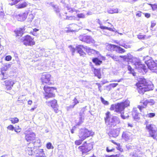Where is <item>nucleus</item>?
I'll return each mask as SVG.
<instances>
[{
    "instance_id": "obj_1",
    "label": "nucleus",
    "mask_w": 157,
    "mask_h": 157,
    "mask_svg": "<svg viewBox=\"0 0 157 157\" xmlns=\"http://www.w3.org/2000/svg\"><path fill=\"white\" fill-rule=\"evenodd\" d=\"M136 84L138 92L142 94L146 91L153 90L154 87L151 82H147L146 79L143 78H140Z\"/></svg>"
},
{
    "instance_id": "obj_2",
    "label": "nucleus",
    "mask_w": 157,
    "mask_h": 157,
    "mask_svg": "<svg viewBox=\"0 0 157 157\" xmlns=\"http://www.w3.org/2000/svg\"><path fill=\"white\" fill-rule=\"evenodd\" d=\"M120 57L123 58L125 61L132 63L136 69L140 68L144 69L145 68V66L144 64H141L138 59L133 57L129 53L124 56H120Z\"/></svg>"
},
{
    "instance_id": "obj_3",
    "label": "nucleus",
    "mask_w": 157,
    "mask_h": 157,
    "mask_svg": "<svg viewBox=\"0 0 157 157\" xmlns=\"http://www.w3.org/2000/svg\"><path fill=\"white\" fill-rule=\"evenodd\" d=\"M110 113L109 112L106 113V117L105 120L106 124L108 127L112 128L116 126L120 122V120L117 116H109Z\"/></svg>"
},
{
    "instance_id": "obj_4",
    "label": "nucleus",
    "mask_w": 157,
    "mask_h": 157,
    "mask_svg": "<svg viewBox=\"0 0 157 157\" xmlns=\"http://www.w3.org/2000/svg\"><path fill=\"white\" fill-rule=\"evenodd\" d=\"M129 101L128 100H126L124 102L118 103L116 105H112L110 108L111 110H115L117 113H121L125 108L129 106Z\"/></svg>"
},
{
    "instance_id": "obj_5",
    "label": "nucleus",
    "mask_w": 157,
    "mask_h": 157,
    "mask_svg": "<svg viewBox=\"0 0 157 157\" xmlns=\"http://www.w3.org/2000/svg\"><path fill=\"white\" fill-rule=\"evenodd\" d=\"M94 134V132L91 130H89L84 128L80 130L78 136L81 139L84 140L87 137L93 136Z\"/></svg>"
},
{
    "instance_id": "obj_6",
    "label": "nucleus",
    "mask_w": 157,
    "mask_h": 157,
    "mask_svg": "<svg viewBox=\"0 0 157 157\" xmlns=\"http://www.w3.org/2000/svg\"><path fill=\"white\" fill-rule=\"evenodd\" d=\"M146 128L149 132L150 136L154 139H155L157 136V128L153 124H148Z\"/></svg>"
},
{
    "instance_id": "obj_7",
    "label": "nucleus",
    "mask_w": 157,
    "mask_h": 157,
    "mask_svg": "<svg viewBox=\"0 0 157 157\" xmlns=\"http://www.w3.org/2000/svg\"><path fill=\"white\" fill-rule=\"evenodd\" d=\"M145 59V63L148 68L151 70H153L152 71L156 72L155 71H153L156 68L155 61H154L151 57L148 56H147Z\"/></svg>"
},
{
    "instance_id": "obj_8",
    "label": "nucleus",
    "mask_w": 157,
    "mask_h": 157,
    "mask_svg": "<svg viewBox=\"0 0 157 157\" xmlns=\"http://www.w3.org/2000/svg\"><path fill=\"white\" fill-rule=\"evenodd\" d=\"M93 145L91 143L83 144L82 146L79 147L78 149L82 151V156L84 154H87L93 148Z\"/></svg>"
},
{
    "instance_id": "obj_9",
    "label": "nucleus",
    "mask_w": 157,
    "mask_h": 157,
    "mask_svg": "<svg viewBox=\"0 0 157 157\" xmlns=\"http://www.w3.org/2000/svg\"><path fill=\"white\" fill-rule=\"evenodd\" d=\"M44 89L45 92V97L46 99L54 97L55 94H54L53 91L54 90H56V88L45 86H44Z\"/></svg>"
},
{
    "instance_id": "obj_10",
    "label": "nucleus",
    "mask_w": 157,
    "mask_h": 157,
    "mask_svg": "<svg viewBox=\"0 0 157 157\" xmlns=\"http://www.w3.org/2000/svg\"><path fill=\"white\" fill-rule=\"evenodd\" d=\"M21 40L23 41L24 44L26 46H31L35 44L33 39L29 35L22 37Z\"/></svg>"
},
{
    "instance_id": "obj_11",
    "label": "nucleus",
    "mask_w": 157,
    "mask_h": 157,
    "mask_svg": "<svg viewBox=\"0 0 157 157\" xmlns=\"http://www.w3.org/2000/svg\"><path fill=\"white\" fill-rule=\"evenodd\" d=\"M79 39L80 40L87 43H94V40L90 36L81 35L79 36Z\"/></svg>"
},
{
    "instance_id": "obj_12",
    "label": "nucleus",
    "mask_w": 157,
    "mask_h": 157,
    "mask_svg": "<svg viewBox=\"0 0 157 157\" xmlns=\"http://www.w3.org/2000/svg\"><path fill=\"white\" fill-rule=\"evenodd\" d=\"M51 75L49 74L45 73L43 74L41 77L42 83L49 85L52 84L51 82Z\"/></svg>"
},
{
    "instance_id": "obj_13",
    "label": "nucleus",
    "mask_w": 157,
    "mask_h": 157,
    "mask_svg": "<svg viewBox=\"0 0 157 157\" xmlns=\"http://www.w3.org/2000/svg\"><path fill=\"white\" fill-rule=\"evenodd\" d=\"M25 139L27 142H30L34 140L35 138V134L32 131H27L25 132Z\"/></svg>"
},
{
    "instance_id": "obj_14",
    "label": "nucleus",
    "mask_w": 157,
    "mask_h": 157,
    "mask_svg": "<svg viewBox=\"0 0 157 157\" xmlns=\"http://www.w3.org/2000/svg\"><path fill=\"white\" fill-rule=\"evenodd\" d=\"M132 134L129 132H124L122 133V138L126 142H130L132 140Z\"/></svg>"
},
{
    "instance_id": "obj_15",
    "label": "nucleus",
    "mask_w": 157,
    "mask_h": 157,
    "mask_svg": "<svg viewBox=\"0 0 157 157\" xmlns=\"http://www.w3.org/2000/svg\"><path fill=\"white\" fill-rule=\"evenodd\" d=\"M120 131V128H117L115 129H112L109 132V136H110L116 137L118 136Z\"/></svg>"
},
{
    "instance_id": "obj_16",
    "label": "nucleus",
    "mask_w": 157,
    "mask_h": 157,
    "mask_svg": "<svg viewBox=\"0 0 157 157\" xmlns=\"http://www.w3.org/2000/svg\"><path fill=\"white\" fill-rule=\"evenodd\" d=\"M11 65V64L9 63L5 64L1 68V74L3 76V77L2 79V80H3L6 78V77L4 76L5 73L3 71H7L10 67Z\"/></svg>"
},
{
    "instance_id": "obj_17",
    "label": "nucleus",
    "mask_w": 157,
    "mask_h": 157,
    "mask_svg": "<svg viewBox=\"0 0 157 157\" xmlns=\"http://www.w3.org/2000/svg\"><path fill=\"white\" fill-rule=\"evenodd\" d=\"M29 12L26 11L24 13H21L17 16V20L19 21H22L25 20L27 18V15H28Z\"/></svg>"
},
{
    "instance_id": "obj_18",
    "label": "nucleus",
    "mask_w": 157,
    "mask_h": 157,
    "mask_svg": "<svg viewBox=\"0 0 157 157\" xmlns=\"http://www.w3.org/2000/svg\"><path fill=\"white\" fill-rule=\"evenodd\" d=\"M5 85L7 90H10L12 89V87L14 84L12 80H6L4 81Z\"/></svg>"
},
{
    "instance_id": "obj_19",
    "label": "nucleus",
    "mask_w": 157,
    "mask_h": 157,
    "mask_svg": "<svg viewBox=\"0 0 157 157\" xmlns=\"http://www.w3.org/2000/svg\"><path fill=\"white\" fill-rule=\"evenodd\" d=\"M49 5L53 8L55 11L57 15H59V17L61 18H62L60 13H59L60 9L59 8L58 6L52 3H50Z\"/></svg>"
},
{
    "instance_id": "obj_20",
    "label": "nucleus",
    "mask_w": 157,
    "mask_h": 157,
    "mask_svg": "<svg viewBox=\"0 0 157 157\" xmlns=\"http://www.w3.org/2000/svg\"><path fill=\"white\" fill-rule=\"evenodd\" d=\"M140 103L141 104V105H138V108L139 109L140 111L141 112L142 109L145 108L147 107L148 103L147 102V99H146L141 100Z\"/></svg>"
},
{
    "instance_id": "obj_21",
    "label": "nucleus",
    "mask_w": 157,
    "mask_h": 157,
    "mask_svg": "<svg viewBox=\"0 0 157 157\" xmlns=\"http://www.w3.org/2000/svg\"><path fill=\"white\" fill-rule=\"evenodd\" d=\"M77 52L80 55V56H84L85 55V53L84 52L82 48H84L83 45H79L77 47Z\"/></svg>"
},
{
    "instance_id": "obj_22",
    "label": "nucleus",
    "mask_w": 157,
    "mask_h": 157,
    "mask_svg": "<svg viewBox=\"0 0 157 157\" xmlns=\"http://www.w3.org/2000/svg\"><path fill=\"white\" fill-rule=\"evenodd\" d=\"M117 45L112 44H108L106 46L107 49L110 51H117Z\"/></svg>"
},
{
    "instance_id": "obj_23",
    "label": "nucleus",
    "mask_w": 157,
    "mask_h": 157,
    "mask_svg": "<svg viewBox=\"0 0 157 157\" xmlns=\"http://www.w3.org/2000/svg\"><path fill=\"white\" fill-rule=\"evenodd\" d=\"M68 27L70 29L69 30L71 32L77 31L78 29V25L75 24L70 25Z\"/></svg>"
},
{
    "instance_id": "obj_24",
    "label": "nucleus",
    "mask_w": 157,
    "mask_h": 157,
    "mask_svg": "<svg viewBox=\"0 0 157 157\" xmlns=\"http://www.w3.org/2000/svg\"><path fill=\"white\" fill-rule=\"evenodd\" d=\"M47 105L49 106H51L52 108L57 106V101L54 100L50 101H48L46 102Z\"/></svg>"
},
{
    "instance_id": "obj_25",
    "label": "nucleus",
    "mask_w": 157,
    "mask_h": 157,
    "mask_svg": "<svg viewBox=\"0 0 157 157\" xmlns=\"http://www.w3.org/2000/svg\"><path fill=\"white\" fill-rule=\"evenodd\" d=\"M142 154L140 151L135 152H131L129 155V157H140L141 156Z\"/></svg>"
},
{
    "instance_id": "obj_26",
    "label": "nucleus",
    "mask_w": 157,
    "mask_h": 157,
    "mask_svg": "<svg viewBox=\"0 0 157 157\" xmlns=\"http://www.w3.org/2000/svg\"><path fill=\"white\" fill-rule=\"evenodd\" d=\"M34 148H32L31 147H30L29 145L28 147L26 148L25 150L26 153L29 155H34L33 150ZM35 153L34 152V153Z\"/></svg>"
},
{
    "instance_id": "obj_27",
    "label": "nucleus",
    "mask_w": 157,
    "mask_h": 157,
    "mask_svg": "<svg viewBox=\"0 0 157 157\" xmlns=\"http://www.w3.org/2000/svg\"><path fill=\"white\" fill-rule=\"evenodd\" d=\"M15 33L16 34V36H21L23 33V29L19 28L14 31Z\"/></svg>"
},
{
    "instance_id": "obj_28",
    "label": "nucleus",
    "mask_w": 157,
    "mask_h": 157,
    "mask_svg": "<svg viewBox=\"0 0 157 157\" xmlns=\"http://www.w3.org/2000/svg\"><path fill=\"white\" fill-rule=\"evenodd\" d=\"M94 74L95 75L97 76L99 78H101V75L100 70L95 69Z\"/></svg>"
},
{
    "instance_id": "obj_29",
    "label": "nucleus",
    "mask_w": 157,
    "mask_h": 157,
    "mask_svg": "<svg viewBox=\"0 0 157 157\" xmlns=\"http://www.w3.org/2000/svg\"><path fill=\"white\" fill-rule=\"evenodd\" d=\"M92 61L96 65H99L101 63V61L99 60L97 58H94L93 59Z\"/></svg>"
},
{
    "instance_id": "obj_30",
    "label": "nucleus",
    "mask_w": 157,
    "mask_h": 157,
    "mask_svg": "<svg viewBox=\"0 0 157 157\" xmlns=\"http://www.w3.org/2000/svg\"><path fill=\"white\" fill-rule=\"evenodd\" d=\"M106 56H109L112 58L113 60L116 61H118V60L119 59L118 58V57L117 56L114 55L113 54H107Z\"/></svg>"
},
{
    "instance_id": "obj_31",
    "label": "nucleus",
    "mask_w": 157,
    "mask_h": 157,
    "mask_svg": "<svg viewBox=\"0 0 157 157\" xmlns=\"http://www.w3.org/2000/svg\"><path fill=\"white\" fill-rule=\"evenodd\" d=\"M117 51H118V52L119 53H122L125 52L126 51L124 49L122 48L120 46H117Z\"/></svg>"
},
{
    "instance_id": "obj_32",
    "label": "nucleus",
    "mask_w": 157,
    "mask_h": 157,
    "mask_svg": "<svg viewBox=\"0 0 157 157\" xmlns=\"http://www.w3.org/2000/svg\"><path fill=\"white\" fill-rule=\"evenodd\" d=\"M9 120L11 121L12 124H13L17 123L19 121L17 117L10 118L9 119Z\"/></svg>"
},
{
    "instance_id": "obj_33",
    "label": "nucleus",
    "mask_w": 157,
    "mask_h": 157,
    "mask_svg": "<svg viewBox=\"0 0 157 157\" xmlns=\"http://www.w3.org/2000/svg\"><path fill=\"white\" fill-rule=\"evenodd\" d=\"M29 16L28 18V22H31L32 21V20H33L34 16L31 13H29L28 14Z\"/></svg>"
},
{
    "instance_id": "obj_34",
    "label": "nucleus",
    "mask_w": 157,
    "mask_h": 157,
    "mask_svg": "<svg viewBox=\"0 0 157 157\" xmlns=\"http://www.w3.org/2000/svg\"><path fill=\"white\" fill-rule=\"evenodd\" d=\"M132 115L134 119H138L139 113L135 111V110H134L132 113Z\"/></svg>"
},
{
    "instance_id": "obj_35",
    "label": "nucleus",
    "mask_w": 157,
    "mask_h": 157,
    "mask_svg": "<svg viewBox=\"0 0 157 157\" xmlns=\"http://www.w3.org/2000/svg\"><path fill=\"white\" fill-rule=\"evenodd\" d=\"M28 5L27 3L26 2H24L21 4L19 5L18 8H22L26 7Z\"/></svg>"
},
{
    "instance_id": "obj_36",
    "label": "nucleus",
    "mask_w": 157,
    "mask_h": 157,
    "mask_svg": "<svg viewBox=\"0 0 157 157\" xmlns=\"http://www.w3.org/2000/svg\"><path fill=\"white\" fill-rule=\"evenodd\" d=\"M64 19L68 20H75V17L74 16H66V17H63Z\"/></svg>"
},
{
    "instance_id": "obj_37",
    "label": "nucleus",
    "mask_w": 157,
    "mask_h": 157,
    "mask_svg": "<svg viewBox=\"0 0 157 157\" xmlns=\"http://www.w3.org/2000/svg\"><path fill=\"white\" fill-rule=\"evenodd\" d=\"M83 118H82V116H81L79 117V121L77 122H76V123L77 125H80L83 122Z\"/></svg>"
},
{
    "instance_id": "obj_38",
    "label": "nucleus",
    "mask_w": 157,
    "mask_h": 157,
    "mask_svg": "<svg viewBox=\"0 0 157 157\" xmlns=\"http://www.w3.org/2000/svg\"><path fill=\"white\" fill-rule=\"evenodd\" d=\"M149 5L151 6L153 10H157V4H149Z\"/></svg>"
},
{
    "instance_id": "obj_39",
    "label": "nucleus",
    "mask_w": 157,
    "mask_h": 157,
    "mask_svg": "<svg viewBox=\"0 0 157 157\" xmlns=\"http://www.w3.org/2000/svg\"><path fill=\"white\" fill-rule=\"evenodd\" d=\"M101 101L102 103L105 104V105H109V102L108 101H107L104 100V99L102 97H101L100 98Z\"/></svg>"
},
{
    "instance_id": "obj_40",
    "label": "nucleus",
    "mask_w": 157,
    "mask_h": 157,
    "mask_svg": "<svg viewBox=\"0 0 157 157\" xmlns=\"http://www.w3.org/2000/svg\"><path fill=\"white\" fill-rule=\"evenodd\" d=\"M148 104H150L151 105L154 104L155 102V101L152 99L147 100Z\"/></svg>"
},
{
    "instance_id": "obj_41",
    "label": "nucleus",
    "mask_w": 157,
    "mask_h": 157,
    "mask_svg": "<svg viewBox=\"0 0 157 157\" xmlns=\"http://www.w3.org/2000/svg\"><path fill=\"white\" fill-rule=\"evenodd\" d=\"M83 140H82L81 139V140H77L75 141V144L76 145H79L81 144L82 141Z\"/></svg>"
},
{
    "instance_id": "obj_42",
    "label": "nucleus",
    "mask_w": 157,
    "mask_h": 157,
    "mask_svg": "<svg viewBox=\"0 0 157 157\" xmlns=\"http://www.w3.org/2000/svg\"><path fill=\"white\" fill-rule=\"evenodd\" d=\"M128 70L130 71V73L134 75V70L130 66H128Z\"/></svg>"
},
{
    "instance_id": "obj_43",
    "label": "nucleus",
    "mask_w": 157,
    "mask_h": 157,
    "mask_svg": "<svg viewBox=\"0 0 157 157\" xmlns=\"http://www.w3.org/2000/svg\"><path fill=\"white\" fill-rule=\"evenodd\" d=\"M119 45L124 47L125 48H128L130 47V45L126 44H119Z\"/></svg>"
},
{
    "instance_id": "obj_44",
    "label": "nucleus",
    "mask_w": 157,
    "mask_h": 157,
    "mask_svg": "<svg viewBox=\"0 0 157 157\" xmlns=\"http://www.w3.org/2000/svg\"><path fill=\"white\" fill-rule=\"evenodd\" d=\"M77 16L79 18H84L85 17V15L82 13L77 14Z\"/></svg>"
},
{
    "instance_id": "obj_45",
    "label": "nucleus",
    "mask_w": 157,
    "mask_h": 157,
    "mask_svg": "<svg viewBox=\"0 0 157 157\" xmlns=\"http://www.w3.org/2000/svg\"><path fill=\"white\" fill-rule=\"evenodd\" d=\"M47 147L48 149H50L53 148V147L52 146V144L51 143H48L47 144Z\"/></svg>"
},
{
    "instance_id": "obj_46",
    "label": "nucleus",
    "mask_w": 157,
    "mask_h": 157,
    "mask_svg": "<svg viewBox=\"0 0 157 157\" xmlns=\"http://www.w3.org/2000/svg\"><path fill=\"white\" fill-rule=\"evenodd\" d=\"M145 35H138L137 36V37L140 39H144L145 38Z\"/></svg>"
},
{
    "instance_id": "obj_47",
    "label": "nucleus",
    "mask_w": 157,
    "mask_h": 157,
    "mask_svg": "<svg viewBox=\"0 0 157 157\" xmlns=\"http://www.w3.org/2000/svg\"><path fill=\"white\" fill-rule=\"evenodd\" d=\"M7 128L9 130L13 131L14 130L15 128L13 125H10L7 127Z\"/></svg>"
},
{
    "instance_id": "obj_48",
    "label": "nucleus",
    "mask_w": 157,
    "mask_h": 157,
    "mask_svg": "<svg viewBox=\"0 0 157 157\" xmlns=\"http://www.w3.org/2000/svg\"><path fill=\"white\" fill-rule=\"evenodd\" d=\"M155 115V113H150L148 114L147 116L148 117L151 118L154 117Z\"/></svg>"
},
{
    "instance_id": "obj_49",
    "label": "nucleus",
    "mask_w": 157,
    "mask_h": 157,
    "mask_svg": "<svg viewBox=\"0 0 157 157\" xmlns=\"http://www.w3.org/2000/svg\"><path fill=\"white\" fill-rule=\"evenodd\" d=\"M126 148L128 150L133 149L134 148V146L131 145H126Z\"/></svg>"
},
{
    "instance_id": "obj_50",
    "label": "nucleus",
    "mask_w": 157,
    "mask_h": 157,
    "mask_svg": "<svg viewBox=\"0 0 157 157\" xmlns=\"http://www.w3.org/2000/svg\"><path fill=\"white\" fill-rule=\"evenodd\" d=\"M73 103L74 104V105H75L79 103L78 101L77 100V99L76 98H75L73 100Z\"/></svg>"
},
{
    "instance_id": "obj_51",
    "label": "nucleus",
    "mask_w": 157,
    "mask_h": 157,
    "mask_svg": "<svg viewBox=\"0 0 157 157\" xmlns=\"http://www.w3.org/2000/svg\"><path fill=\"white\" fill-rule=\"evenodd\" d=\"M69 48H70L72 52L73 55L74 53L75 52V49L73 48L71 46H69Z\"/></svg>"
},
{
    "instance_id": "obj_52",
    "label": "nucleus",
    "mask_w": 157,
    "mask_h": 157,
    "mask_svg": "<svg viewBox=\"0 0 157 157\" xmlns=\"http://www.w3.org/2000/svg\"><path fill=\"white\" fill-rule=\"evenodd\" d=\"M118 84V83H113L110 84L112 88L116 87Z\"/></svg>"
},
{
    "instance_id": "obj_53",
    "label": "nucleus",
    "mask_w": 157,
    "mask_h": 157,
    "mask_svg": "<svg viewBox=\"0 0 157 157\" xmlns=\"http://www.w3.org/2000/svg\"><path fill=\"white\" fill-rule=\"evenodd\" d=\"M12 57L10 56H8L5 57V60L6 61H10Z\"/></svg>"
},
{
    "instance_id": "obj_54",
    "label": "nucleus",
    "mask_w": 157,
    "mask_h": 157,
    "mask_svg": "<svg viewBox=\"0 0 157 157\" xmlns=\"http://www.w3.org/2000/svg\"><path fill=\"white\" fill-rule=\"evenodd\" d=\"M66 8L68 10L69 12H72L73 11L72 9L69 6H67Z\"/></svg>"
},
{
    "instance_id": "obj_55",
    "label": "nucleus",
    "mask_w": 157,
    "mask_h": 157,
    "mask_svg": "<svg viewBox=\"0 0 157 157\" xmlns=\"http://www.w3.org/2000/svg\"><path fill=\"white\" fill-rule=\"evenodd\" d=\"M14 131L15 132H20L21 131V128H14Z\"/></svg>"
},
{
    "instance_id": "obj_56",
    "label": "nucleus",
    "mask_w": 157,
    "mask_h": 157,
    "mask_svg": "<svg viewBox=\"0 0 157 157\" xmlns=\"http://www.w3.org/2000/svg\"><path fill=\"white\" fill-rule=\"evenodd\" d=\"M112 89V87H111L110 85H109L108 86H107L106 87V89L108 91Z\"/></svg>"
},
{
    "instance_id": "obj_57",
    "label": "nucleus",
    "mask_w": 157,
    "mask_h": 157,
    "mask_svg": "<svg viewBox=\"0 0 157 157\" xmlns=\"http://www.w3.org/2000/svg\"><path fill=\"white\" fill-rule=\"evenodd\" d=\"M123 80V78H121V79L119 80H114L112 81V82H120L122 81V80Z\"/></svg>"
},
{
    "instance_id": "obj_58",
    "label": "nucleus",
    "mask_w": 157,
    "mask_h": 157,
    "mask_svg": "<svg viewBox=\"0 0 157 157\" xmlns=\"http://www.w3.org/2000/svg\"><path fill=\"white\" fill-rule=\"evenodd\" d=\"M121 117L123 119H126L127 117H128V116H125L124 115V113H121Z\"/></svg>"
},
{
    "instance_id": "obj_59",
    "label": "nucleus",
    "mask_w": 157,
    "mask_h": 157,
    "mask_svg": "<svg viewBox=\"0 0 157 157\" xmlns=\"http://www.w3.org/2000/svg\"><path fill=\"white\" fill-rule=\"evenodd\" d=\"M108 12L109 13H117V12H113L112 10H108Z\"/></svg>"
},
{
    "instance_id": "obj_60",
    "label": "nucleus",
    "mask_w": 157,
    "mask_h": 157,
    "mask_svg": "<svg viewBox=\"0 0 157 157\" xmlns=\"http://www.w3.org/2000/svg\"><path fill=\"white\" fill-rule=\"evenodd\" d=\"M141 12H138V13H137L136 14V15L137 16H138V17H140L141 16Z\"/></svg>"
},
{
    "instance_id": "obj_61",
    "label": "nucleus",
    "mask_w": 157,
    "mask_h": 157,
    "mask_svg": "<svg viewBox=\"0 0 157 157\" xmlns=\"http://www.w3.org/2000/svg\"><path fill=\"white\" fill-rule=\"evenodd\" d=\"M119 155H111L108 156L107 157H119Z\"/></svg>"
},
{
    "instance_id": "obj_62",
    "label": "nucleus",
    "mask_w": 157,
    "mask_h": 157,
    "mask_svg": "<svg viewBox=\"0 0 157 157\" xmlns=\"http://www.w3.org/2000/svg\"><path fill=\"white\" fill-rule=\"evenodd\" d=\"M75 106V105L74 104L72 105H70L69 106L67 107V109L68 110L69 109L73 108Z\"/></svg>"
},
{
    "instance_id": "obj_63",
    "label": "nucleus",
    "mask_w": 157,
    "mask_h": 157,
    "mask_svg": "<svg viewBox=\"0 0 157 157\" xmlns=\"http://www.w3.org/2000/svg\"><path fill=\"white\" fill-rule=\"evenodd\" d=\"M53 108L55 112L56 113H57V111L58 110V109H57V106H55V107H54Z\"/></svg>"
},
{
    "instance_id": "obj_64",
    "label": "nucleus",
    "mask_w": 157,
    "mask_h": 157,
    "mask_svg": "<svg viewBox=\"0 0 157 157\" xmlns=\"http://www.w3.org/2000/svg\"><path fill=\"white\" fill-rule=\"evenodd\" d=\"M150 16V14L149 13H146L145 14V17L147 18H149Z\"/></svg>"
}]
</instances>
